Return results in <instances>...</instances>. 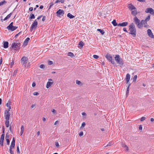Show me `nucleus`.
I'll use <instances>...</instances> for the list:
<instances>
[{
	"instance_id": "f257e3e1",
	"label": "nucleus",
	"mask_w": 154,
	"mask_h": 154,
	"mask_svg": "<svg viewBox=\"0 0 154 154\" xmlns=\"http://www.w3.org/2000/svg\"><path fill=\"white\" fill-rule=\"evenodd\" d=\"M134 22L137 25V27L139 29H140L143 26L145 28H148L149 26L148 25L147 21L146 20H142L140 22V20L137 18V17H135L134 18Z\"/></svg>"
},
{
	"instance_id": "f03ea898",
	"label": "nucleus",
	"mask_w": 154,
	"mask_h": 154,
	"mask_svg": "<svg viewBox=\"0 0 154 154\" xmlns=\"http://www.w3.org/2000/svg\"><path fill=\"white\" fill-rule=\"evenodd\" d=\"M129 29L130 31L129 34L133 35L134 37H135L136 35V29L135 26L133 23H132L129 26Z\"/></svg>"
},
{
	"instance_id": "7ed1b4c3",
	"label": "nucleus",
	"mask_w": 154,
	"mask_h": 154,
	"mask_svg": "<svg viewBox=\"0 0 154 154\" xmlns=\"http://www.w3.org/2000/svg\"><path fill=\"white\" fill-rule=\"evenodd\" d=\"M115 59L117 63H118L120 67L123 66L124 62L123 59L120 57L119 55L116 54L115 55Z\"/></svg>"
},
{
	"instance_id": "20e7f679",
	"label": "nucleus",
	"mask_w": 154,
	"mask_h": 154,
	"mask_svg": "<svg viewBox=\"0 0 154 154\" xmlns=\"http://www.w3.org/2000/svg\"><path fill=\"white\" fill-rule=\"evenodd\" d=\"M17 40H16L15 42H13L11 45V48L14 49L15 50L17 51L20 48V43L17 42Z\"/></svg>"
},
{
	"instance_id": "39448f33",
	"label": "nucleus",
	"mask_w": 154,
	"mask_h": 154,
	"mask_svg": "<svg viewBox=\"0 0 154 154\" xmlns=\"http://www.w3.org/2000/svg\"><path fill=\"white\" fill-rule=\"evenodd\" d=\"M105 57L107 60L110 62L112 64L114 65L115 64V61L112 59V57L111 54H107L106 55Z\"/></svg>"
},
{
	"instance_id": "423d86ee",
	"label": "nucleus",
	"mask_w": 154,
	"mask_h": 154,
	"mask_svg": "<svg viewBox=\"0 0 154 154\" xmlns=\"http://www.w3.org/2000/svg\"><path fill=\"white\" fill-rule=\"evenodd\" d=\"M38 25V22L37 20H35L34 22L32 24L30 31L32 32L33 29H35L37 27Z\"/></svg>"
},
{
	"instance_id": "0eeeda50",
	"label": "nucleus",
	"mask_w": 154,
	"mask_h": 154,
	"mask_svg": "<svg viewBox=\"0 0 154 154\" xmlns=\"http://www.w3.org/2000/svg\"><path fill=\"white\" fill-rule=\"evenodd\" d=\"M21 60L22 65L26 67L28 61L27 58L26 57L23 56L22 57Z\"/></svg>"
},
{
	"instance_id": "6e6552de",
	"label": "nucleus",
	"mask_w": 154,
	"mask_h": 154,
	"mask_svg": "<svg viewBox=\"0 0 154 154\" xmlns=\"http://www.w3.org/2000/svg\"><path fill=\"white\" fill-rule=\"evenodd\" d=\"M5 124L6 127L8 128L9 126V116L6 115L5 116Z\"/></svg>"
},
{
	"instance_id": "1a4fd4ad",
	"label": "nucleus",
	"mask_w": 154,
	"mask_h": 154,
	"mask_svg": "<svg viewBox=\"0 0 154 154\" xmlns=\"http://www.w3.org/2000/svg\"><path fill=\"white\" fill-rule=\"evenodd\" d=\"M145 12L149 13L152 15H154V10L152 8H147L145 11Z\"/></svg>"
},
{
	"instance_id": "9d476101",
	"label": "nucleus",
	"mask_w": 154,
	"mask_h": 154,
	"mask_svg": "<svg viewBox=\"0 0 154 154\" xmlns=\"http://www.w3.org/2000/svg\"><path fill=\"white\" fill-rule=\"evenodd\" d=\"M56 14L57 16L59 17L60 15L63 16L64 14V12L63 10L59 9L57 11Z\"/></svg>"
},
{
	"instance_id": "9b49d317",
	"label": "nucleus",
	"mask_w": 154,
	"mask_h": 154,
	"mask_svg": "<svg viewBox=\"0 0 154 154\" xmlns=\"http://www.w3.org/2000/svg\"><path fill=\"white\" fill-rule=\"evenodd\" d=\"M53 83V82H52V80L51 79H49L48 82H47L46 86L47 88H48Z\"/></svg>"
},
{
	"instance_id": "f8f14e48",
	"label": "nucleus",
	"mask_w": 154,
	"mask_h": 154,
	"mask_svg": "<svg viewBox=\"0 0 154 154\" xmlns=\"http://www.w3.org/2000/svg\"><path fill=\"white\" fill-rule=\"evenodd\" d=\"M147 32L148 36L150 37L151 38H154V35H153L150 29H148Z\"/></svg>"
},
{
	"instance_id": "ddd939ff",
	"label": "nucleus",
	"mask_w": 154,
	"mask_h": 154,
	"mask_svg": "<svg viewBox=\"0 0 154 154\" xmlns=\"http://www.w3.org/2000/svg\"><path fill=\"white\" fill-rule=\"evenodd\" d=\"M5 134H2L0 138V146H2L3 145V141L4 139Z\"/></svg>"
},
{
	"instance_id": "4468645a",
	"label": "nucleus",
	"mask_w": 154,
	"mask_h": 154,
	"mask_svg": "<svg viewBox=\"0 0 154 154\" xmlns=\"http://www.w3.org/2000/svg\"><path fill=\"white\" fill-rule=\"evenodd\" d=\"M128 8L131 11H132L133 10H136V8L131 4H130L128 5Z\"/></svg>"
},
{
	"instance_id": "2eb2a0df",
	"label": "nucleus",
	"mask_w": 154,
	"mask_h": 154,
	"mask_svg": "<svg viewBox=\"0 0 154 154\" xmlns=\"http://www.w3.org/2000/svg\"><path fill=\"white\" fill-rule=\"evenodd\" d=\"M128 24V22H125L118 24V26H127Z\"/></svg>"
},
{
	"instance_id": "dca6fc26",
	"label": "nucleus",
	"mask_w": 154,
	"mask_h": 154,
	"mask_svg": "<svg viewBox=\"0 0 154 154\" xmlns=\"http://www.w3.org/2000/svg\"><path fill=\"white\" fill-rule=\"evenodd\" d=\"M11 100L10 99L8 101L7 103L6 104V106L8 107V109L9 110H10V109H11Z\"/></svg>"
},
{
	"instance_id": "f3484780",
	"label": "nucleus",
	"mask_w": 154,
	"mask_h": 154,
	"mask_svg": "<svg viewBox=\"0 0 154 154\" xmlns=\"http://www.w3.org/2000/svg\"><path fill=\"white\" fill-rule=\"evenodd\" d=\"M15 145V140L14 137H13L11 141L10 147L14 148Z\"/></svg>"
},
{
	"instance_id": "a211bd4d",
	"label": "nucleus",
	"mask_w": 154,
	"mask_h": 154,
	"mask_svg": "<svg viewBox=\"0 0 154 154\" xmlns=\"http://www.w3.org/2000/svg\"><path fill=\"white\" fill-rule=\"evenodd\" d=\"M18 28L17 26H12L11 27H10L9 28H8L7 29L8 30H10L11 31H13L16 29Z\"/></svg>"
},
{
	"instance_id": "6ab92c4d",
	"label": "nucleus",
	"mask_w": 154,
	"mask_h": 154,
	"mask_svg": "<svg viewBox=\"0 0 154 154\" xmlns=\"http://www.w3.org/2000/svg\"><path fill=\"white\" fill-rule=\"evenodd\" d=\"M130 75L129 73H127L126 75L125 80L126 81V83H128L130 80Z\"/></svg>"
},
{
	"instance_id": "aec40b11",
	"label": "nucleus",
	"mask_w": 154,
	"mask_h": 154,
	"mask_svg": "<svg viewBox=\"0 0 154 154\" xmlns=\"http://www.w3.org/2000/svg\"><path fill=\"white\" fill-rule=\"evenodd\" d=\"M12 14V13H11L7 15L6 16V17L3 19V20L2 19H1L2 22H3V20L5 21V20H7V19H8V18H9L11 16Z\"/></svg>"
},
{
	"instance_id": "412c9836",
	"label": "nucleus",
	"mask_w": 154,
	"mask_h": 154,
	"mask_svg": "<svg viewBox=\"0 0 154 154\" xmlns=\"http://www.w3.org/2000/svg\"><path fill=\"white\" fill-rule=\"evenodd\" d=\"M10 110H9V109H8V110H5V115L4 116L5 118V116H6V115H8L9 116V118H10V112H9V111H10Z\"/></svg>"
},
{
	"instance_id": "4be33fe9",
	"label": "nucleus",
	"mask_w": 154,
	"mask_h": 154,
	"mask_svg": "<svg viewBox=\"0 0 154 154\" xmlns=\"http://www.w3.org/2000/svg\"><path fill=\"white\" fill-rule=\"evenodd\" d=\"M9 43L8 42H4L3 44V47L5 48H8V46Z\"/></svg>"
},
{
	"instance_id": "5701e85b",
	"label": "nucleus",
	"mask_w": 154,
	"mask_h": 154,
	"mask_svg": "<svg viewBox=\"0 0 154 154\" xmlns=\"http://www.w3.org/2000/svg\"><path fill=\"white\" fill-rule=\"evenodd\" d=\"M84 45V43L80 41L79 44V47L80 48H82L83 46Z\"/></svg>"
},
{
	"instance_id": "b1692460",
	"label": "nucleus",
	"mask_w": 154,
	"mask_h": 154,
	"mask_svg": "<svg viewBox=\"0 0 154 154\" xmlns=\"http://www.w3.org/2000/svg\"><path fill=\"white\" fill-rule=\"evenodd\" d=\"M67 16L70 19H72L75 17V16L72 15L70 13H68L67 14Z\"/></svg>"
},
{
	"instance_id": "393cba45",
	"label": "nucleus",
	"mask_w": 154,
	"mask_h": 154,
	"mask_svg": "<svg viewBox=\"0 0 154 154\" xmlns=\"http://www.w3.org/2000/svg\"><path fill=\"white\" fill-rule=\"evenodd\" d=\"M131 14L135 16V17H136V16L137 14V11L136 9L134 10V11H131Z\"/></svg>"
},
{
	"instance_id": "a878e982",
	"label": "nucleus",
	"mask_w": 154,
	"mask_h": 154,
	"mask_svg": "<svg viewBox=\"0 0 154 154\" xmlns=\"http://www.w3.org/2000/svg\"><path fill=\"white\" fill-rule=\"evenodd\" d=\"M112 23L115 26H118V24L116 23V21L115 20H114L113 21H112Z\"/></svg>"
},
{
	"instance_id": "bb28decb",
	"label": "nucleus",
	"mask_w": 154,
	"mask_h": 154,
	"mask_svg": "<svg viewBox=\"0 0 154 154\" xmlns=\"http://www.w3.org/2000/svg\"><path fill=\"white\" fill-rule=\"evenodd\" d=\"M97 31H99L102 35H103L105 33L104 31L102 29H98Z\"/></svg>"
},
{
	"instance_id": "cd10ccee",
	"label": "nucleus",
	"mask_w": 154,
	"mask_h": 154,
	"mask_svg": "<svg viewBox=\"0 0 154 154\" xmlns=\"http://www.w3.org/2000/svg\"><path fill=\"white\" fill-rule=\"evenodd\" d=\"M14 148H12L10 147V149H9V152L10 154H14V151L13 150V149Z\"/></svg>"
},
{
	"instance_id": "c85d7f7f",
	"label": "nucleus",
	"mask_w": 154,
	"mask_h": 154,
	"mask_svg": "<svg viewBox=\"0 0 154 154\" xmlns=\"http://www.w3.org/2000/svg\"><path fill=\"white\" fill-rule=\"evenodd\" d=\"M67 55L68 56H70L72 57H74V55L71 52H69L68 53Z\"/></svg>"
},
{
	"instance_id": "c756f323",
	"label": "nucleus",
	"mask_w": 154,
	"mask_h": 154,
	"mask_svg": "<svg viewBox=\"0 0 154 154\" xmlns=\"http://www.w3.org/2000/svg\"><path fill=\"white\" fill-rule=\"evenodd\" d=\"M29 40L30 38H29L28 37L26 38L24 41V43L25 44H26L27 45Z\"/></svg>"
},
{
	"instance_id": "7c9ffc66",
	"label": "nucleus",
	"mask_w": 154,
	"mask_h": 154,
	"mask_svg": "<svg viewBox=\"0 0 154 154\" xmlns=\"http://www.w3.org/2000/svg\"><path fill=\"white\" fill-rule=\"evenodd\" d=\"M35 18V17L34 15L33 14H31L30 15L29 19H34Z\"/></svg>"
},
{
	"instance_id": "2f4dec72",
	"label": "nucleus",
	"mask_w": 154,
	"mask_h": 154,
	"mask_svg": "<svg viewBox=\"0 0 154 154\" xmlns=\"http://www.w3.org/2000/svg\"><path fill=\"white\" fill-rule=\"evenodd\" d=\"M150 15H149L145 19V20H146V21H149L150 19Z\"/></svg>"
},
{
	"instance_id": "473e14b6",
	"label": "nucleus",
	"mask_w": 154,
	"mask_h": 154,
	"mask_svg": "<svg viewBox=\"0 0 154 154\" xmlns=\"http://www.w3.org/2000/svg\"><path fill=\"white\" fill-rule=\"evenodd\" d=\"M64 2V0H57L55 2V3H57L58 2H60L61 3H63Z\"/></svg>"
},
{
	"instance_id": "72a5a7b5",
	"label": "nucleus",
	"mask_w": 154,
	"mask_h": 154,
	"mask_svg": "<svg viewBox=\"0 0 154 154\" xmlns=\"http://www.w3.org/2000/svg\"><path fill=\"white\" fill-rule=\"evenodd\" d=\"M6 3L7 2L5 0H4L3 1L0 2V6L3 5L4 4H6Z\"/></svg>"
},
{
	"instance_id": "f704fd0d",
	"label": "nucleus",
	"mask_w": 154,
	"mask_h": 154,
	"mask_svg": "<svg viewBox=\"0 0 154 154\" xmlns=\"http://www.w3.org/2000/svg\"><path fill=\"white\" fill-rule=\"evenodd\" d=\"M137 78V75H135L134 76V77L133 78V82H136Z\"/></svg>"
},
{
	"instance_id": "c9c22d12",
	"label": "nucleus",
	"mask_w": 154,
	"mask_h": 154,
	"mask_svg": "<svg viewBox=\"0 0 154 154\" xmlns=\"http://www.w3.org/2000/svg\"><path fill=\"white\" fill-rule=\"evenodd\" d=\"M112 142H110L106 146H104V147L110 146L112 145Z\"/></svg>"
},
{
	"instance_id": "e433bc0d",
	"label": "nucleus",
	"mask_w": 154,
	"mask_h": 154,
	"mask_svg": "<svg viewBox=\"0 0 154 154\" xmlns=\"http://www.w3.org/2000/svg\"><path fill=\"white\" fill-rule=\"evenodd\" d=\"M13 23L11 22V23L7 27V28L8 29V28H10V27H11L12 26H13Z\"/></svg>"
},
{
	"instance_id": "4c0bfd02",
	"label": "nucleus",
	"mask_w": 154,
	"mask_h": 154,
	"mask_svg": "<svg viewBox=\"0 0 154 154\" xmlns=\"http://www.w3.org/2000/svg\"><path fill=\"white\" fill-rule=\"evenodd\" d=\"M76 84H77L78 85H80L81 84V82L79 81L76 80Z\"/></svg>"
},
{
	"instance_id": "58836bf2",
	"label": "nucleus",
	"mask_w": 154,
	"mask_h": 154,
	"mask_svg": "<svg viewBox=\"0 0 154 154\" xmlns=\"http://www.w3.org/2000/svg\"><path fill=\"white\" fill-rule=\"evenodd\" d=\"M85 125V122H83L81 126V128L84 127Z\"/></svg>"
},
{
	"instance_id": "ea45409f",
	"label": "nucleus",
	"mask_w": 154,
	"mask_h": 154,
	"mask_svg": "<svg viewBox=\"0 0 154 154\" xmlns=\"http://www.w3.org/2000/svg\"><path fill=\"white\" fill-rule=\"evenodd\" d=\"M39 94L38 92H35L33 93V95L35 96L38 95Z\"/></svg>"
},
{
	"instance_id": "a19ab883",
	"label": "nucleus",
	"mask_w": 154,
	"mask_h": 154,
	"mask_svg": "<svg viewBox=\"0 0 154 154\" xmlns=\"http://www.w3.org/2000/svg\"><path fill=\"white\" fill-rule=\"evenodd\" d=\"M79 136L80 137L82 136L83 135V133L82 131H81L79 132Z\"/></svg>"
},
{
	"instance_id": "79ce46f5",
	"label": "nucleus",
	"mask_w": 154,
	"mask_h": 154,
	"mask_svg": "<svg viewBox=\"0 0 154 154\" xmlns=\"http://www.w3.org/2000/svg\"><path fill=\"white\" fill-rule=\"evenodd\" d=\"M129 87H128L127 89L126 92V95L128 94L129 93Z\"/></svg>"
},
{
	"instance_id": "37998d69",
	"label": "nucleus",
	"mask_w": 154,
	"mask_h": 154,
	"mask_svg": "<svg viewBox=\"0 0 154 154\" xmlns=\"http://www.w3.org/2000/svg\"><path fill=\"white\" fill-rule=\"evenodd\" d=\"M146 119V118L145 117H143L141 118L140 120L141 121H143L144 120Z\"/></svg>"
},
{
	"instance_id": "c03bdc74",
	"label": "nucleus",
	"mask_w": 154,
	"mask_h": 154,
	"mask_svg": "<svg viewBox=\"0 0 154 154\" xmlns=\"http://www.w3.org/2000/svg\"><path fill=\"white\" fill-rule=\"evenodd\" d=\"M93 57L95 59H97L99 58V56L98 55H93Z\"/></svg>"
},
{
	"instance_id": "a18cd8bd",
	"label": "nucleus",
	"mask_w": 154,
	"mask_h": 154,
	"mask_svg": "<svg viewBox=\"0 0 154 154\" xmlns=\"http://www.w3.org/2000/svg\"><path fill=\"white\" fill-rule=\"evenodd\" d=\"M17 153H20V150H19V146L18 145L17 147Z\"/></svg>"
},
{
	"instance_id": "49530a36",
	"label": "nucleus",
	"mask_w": 154,
	"mask_h": 154,
	"mask_svg": "<svg viewBox=\"0 0 154 154\" xmlns=\"http://www.w3.org/2000/svg\"><path fill=\"white\" fill-rule=\"evenodd\" d=\"M48 64L49 65H51L53 64V63L52 61H49L48 62Z\"/></svg>"
},
{
	"instance_id": "de8ad7c7",
	"label": "nucleus",
	"mask_w": 154,
	"mask_h": 154,
	"mask_svg": "<svg viewBox=\"0 0 154 154\" xmlns=\"http://www.w3.org/2000/svg\"><path fill=\"white\" fill-rule=\"evenodd\" d=\"M14 60H12V61L11 62V67L14 64Z\"/></svg>"
},
{
	"instance_id": "09e8293b",
	"label": "nucleus",
	"mask_w": 154,
	"mask_h": 154,
	"mask_svg": "<svg viewBox=\"0 0 154 154\" xmlns=\"http://www.w3.org/2000/svg\"><path fill=\"white\" fill-rule=\"evenodd\" d=\"M7 143V145H9L10 144V140L9 139H8L6 140Z\"/></svg>"
},
{
	"instance_id": "8fccbe9b",
	"label": "nucleus",
	"mask_w": 154,
	"mask_h": 154,
	"mask_svg": "<svg viewBox=\"0 0 154 154\" xmlns=\"http://www.w3.org/2000/svg\"><path fill=\"white\" fill-rule=\"evenodd\" d=\"M40 68L43 69L45 67V65L44 64H41L40 66Z\"/></svg>"
},
{
	"instance_id": "3c124183",
	"label": "nucleus",
	"mask_w": 154,
	"mask_h": 154,
	"mask_svg": "<svg viewBox=\"0 0 154 154\" xmlns=\"http://www.w3.org/2000/svg\"><path fill=\"white\" fill-rule=\"evenodd\" d=\"M124 148H126V150H127V151H128L129 150V149H128V146H126V145H125L124 146Z\"/></svg>"
},
{
	"instance_id": "603ef678",
	"label": "nucleus",
	"mask_w": 154,
	"mask_h": 154,
	"mask_svg": "<svg viewBox=\"0 0 154 154\" xmlns=\"http://www.w3.org/2000/svg\"><path fill=\"white\" fill-rule=\"evenodd\" d=\"M9 135L8 134H6V136H5L6 140L7 139H9Z\"/></svg>"
},
{
	"instance_id": "864d4df0",
	"label": "nucleus",
	"mask_w": 154,
	"mask_h": 154,
	"mask_svg": "<svg viewBox=\"0 0 154 154\" xmlns=\"http://www.w3.org/2000/svg\"><path fill=\"white\" fill-rule=\"evenodd\" d=\"M24 127L23 125H22L21 128V131H24Z\"/></svg>"
},
{
	"instance_id": "5fc2aeb1",
	"label": "nucleus",
	"mask_w": 154,
	"mask_h": 154,
	"mask_svg": "<svg viewBox=\"0 0 154 154\" xmlns=\"http://www.w3.org/2000/svg\"><path fill=\"white\" fill-rule=\"evenodd\" d=\"M21 32H20L19 33H18V34L16 35H15L14 37L15 38H17V37L20 35V33H21Z\"/></svg>"
},
{
	"instance_id": "6e6d98bb",
	"label": "nucleus",
	"mask_w": 154,
	"mask_h": 154,
	"mask_svg": "<svg viewBox=\"0 0 154 154\" xmlns=\"http://www.w3.org/2000/svg\"><path fill=\"white\" fill-rule=\"evenodd\" d=\"M54 4L53 2H51V3L50 4V5L49 6V8H50L52 6L54 5Z\"/></svg>"
},
{
	"instance_id": "4d7b16f0",
	"label": "nucleus",
	"mask_w": 154,
	"mask_h": 154,
	"mask_svg": "<svg viewBox=\"0 0 154 154\" xmlns=\"http://www.w3.org/2000/svg\"><path fill=\"white\" fill-rule=\"evenodd\" d=\"M46 17L45 16H43L42 19V21H44L45 20Z\"/></svg>"
},
{
	"instance_id": "13d9d810",
	"label": "nucleus",
	"mask_w": 154,
	"mask_h": 154,
	"mask_svg": "<svg viewBox=\"0 0 154 154\" xmlns=\"http://www.w3.org/2000/svg\"><path fill=\"white\" fill-rule=\"evenodd\" d=\"M2 57H1L0 59V65H1L2 64Z\"/></svg>"
},
{
	"instance_id": "bf43d9fd",
	"label": "nucleus",
	"mask_w": 154,
	"mask_h": 154,
	"mask_svg": "<svg viewBox=\"0 0 154 154\" xmlns=\"http://www.w3.org/2000/svg\"><path fill=\"white\" fill-rule=\"evenodd\" d=\"M35 83L34 82H33L32 84V87H34L35 86Z\"/></svg>"
},
{
	"instance_id": "052dcab7",
	"label": "nucleus",
	"mask_w": 154,
	"mask_h": 154,
	"mask_svg": "<svg viewBox=\"0 0 154 154\" xmlns=\"http://www.w3.org/2000/svg\"><path fill=\"white\" fill-rule=\"evenodd\" d=\"M138 1L140 2H145L146 0H137Z\"/></svg>"
},
{
	"instance_id": "680f3d73",
	"label": "nucleus",
	"mask_w": 154,
	"mask_h": 154,
	"mask_svg": "<svg viewBox=\"0 0 154 154\" xmlns=\"http://www.w3.org/2000/svg\"><path fill=\"white\" fill-rule=\"evenodd\" d=\"M55 145L57 147H58L59 146V144L58 142H56L55 143Z\"/></svg>"
},
{
	"instance_id": "e2e57ef3",
	"label": "nucleus",
	"mask_w": 154,
	"mask_h": 154,
	"mask_svg": "<svg viewBox=\"0 0 154 154\" xmlns=\"http://www.w3.org/2000/svg\"><path fill=\"white\" fill-rule=\"evenodd\" d=\"M123 30L126 32H128L127 31V30H126V29L125 28H124L123 29Z\"/></svg>"
},
{
	"instance_id": "0e129e2a",
	"label": "nucleus",
	"mask_w": 154,
	"mask_h": 154,
	"mask_svg": "<svg viewBox=\"0 0 154 154\" xmlns=\"http://www.w3.org/2000/svg\"><path fill=\"white\" fill-rule=\"evenodd\" d=\"M142 129V127L141 125H140L139 127V130H141Z\"/></svg>"
},
{
	"instance_id": "69168bd1",
	"label": "nucleus",
	"mask_w": 154,
	"mask_h": 154,
	"mask_svg": "<svg viewBox=\"0 0 154 154\" xmlns=\"http://www.w3.org/2000/svg\"><path fill=\"white\" fill-rule=\"evenodd\" d=\"M33 10V8L32 7H30L29 8V10L30 11H32Z\"/></svg>"
},
{
	"instance_id": "338daca9",
	"label": "nucleus",
	"mask_w": 154,
	"mask_h": 154,
	"mask_svg": "<svg viewBox=\"0 0 154 154\" xmlns=\"http://www.w3.org/2000/svg\"><path fill=\"white\" fill-rule=\"evenodd\" d=\"M3 131H2V134H4V133H5V129H4V126H3Z\"/></svg>"
},
{
	"instance_id": "774afa93",
	"label": "nucleus",
	"mask_w": 154,
	"mask_h": 154,
	"mask_svg": "<svg viewBox=\"0 0 154 154\" xmlns=\"http://www.w3.org/2000/svg\"><path fill=\"white\" fill-rule=\"evenodd\" d=\"M52 112L54 113H55L56 112V111L55 109H53L52 110Z\"/></svg>"
}]
</instances>
